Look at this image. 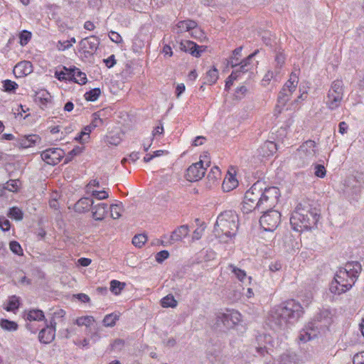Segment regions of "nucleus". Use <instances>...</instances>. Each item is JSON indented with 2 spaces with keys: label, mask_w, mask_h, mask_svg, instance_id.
I'll list each match as a JSON object with an SVG mask.
<instances>
[{
  "label": "nucleus",
  "mask_w": 364,
  "mask_h": 364,
  "mask_svg": "<svg viewBox=\"0 0 364 364\" xmlns=\"http://www.w3.org/2000/svg\"><path fill=\"white\" fill-rule=\"evenodd\" d=\"M35 102L39 105L41 109H45L52 104V96L46 90L36 92Z\"/></svg>",
  "instance_id": "17"
},
{
  "label": "nucleus",
  "mask_w": 364,
  "mask_h": 364,
  "mask_svg": "<svg viewBox=\"0 0 364 364\" xmlns=\"http://www.w3.org/2000/svg\"><path fill=\"white\" fill-rule=\"evenodd\" d=\"M282 268V264L280 261H274L272 262L269 265V270L271 272H279Z\"/></svg>",
  "instance_id": "53"
},
{
  "label": "nucleus",
  "mask_w": 364,
  "mask_h": 364,
  "mask_svg": "<svg viewBox=\"0 0 364 364\" xmlns=\"http://www.w3.org/2000/svg\"><path fill=\"white\" fill-rule=\"evenodd\" d=\"M92 117L91 123H92L95 127H98L103 124V120L100 118V112L94 113Z\"/></svg>",
  "instance_id": "55"
},
{
  "label": "nucleus",
  "mask_w": 364,
  "mask_h": 364,
  "mask_svg": "<svg viewBox=\"0 0 364 364\" xmlns=\"http://www.w3.org/2000/svg\"><path fill=\"white\" fill-rule=\"evenodd\" d=\"M180 48L181 50L189 53L193 56L196 58L200 57L202 53L200 47L196 43L191 41L181 42Z\"/></svg>",
  "instance_id": "19"
},
{
  "label": "nucleus",
  "mask_w": 364,
  "mask_h": 364,
  "mask_svg": "<svg viewBox=\"0 0 364 364\" xmlns=\"http://www.w3.org/2000/svg\"><path fill=\"white\" fill-rule=\"evenodd\" d=\"M31 33L27 30H23L19 33L20 44L23 46H26L31 38Z\"/></svg>",
  "instance_id": "44"
},
{
  "label": "nucleus",
  "mask_w": 364,
  "mask_h": 364,
  "mask_svg": "<svg viewBox=\"0 0 364 364\" xmlns=\"http://www.w3.org/2000/svg\"><path fill=\"white\" fill-rule=\"evenodd\" d=\"M109 39L115 43H122L123 42L122 36L116 31H111L109 33Z\"/></svg>",
  "instance_id": "52"
},
{
  "label": "nucleus",
  "mask_w": 364,
  "mask_h": 364,
  "mask_svg": "<svg viewBox=\"0 0 364 364\" xmlns=\"http://www.w3.org/2000/svg\"><path fill=\"white\" fill-rule=\"evenodd\" d=\"M118 319L119 316L116 314L112 313L105 316L102 323L105 326L113 327Z\"/></svg>",
  "instance_id": "39"
},
{
  "label": "nucleus",
  "mask_w": 364,
  "mask_h": 364,
  "mask_svg": "<svg viewBox=\"0 0 364 364\" xmlns=\"http://www.w3.org/2000/svg\"><path fill=\"white\" fill-rule=\"evenodd\" d=\"M280 196L279 189L275 186H266L262 181H257L246 191L242 210L249 213L253 210L263 212L272 209L277 203Z\"/></svg>",
  "instance_id": "1"
},
{
  "label": "nucleus",
  "mask_w": 364,
  "mask_h": 364,
  "mask_svg": "<svg viewBox=\"0 0 364 364\" xmlns=\"http://www.w3.org/2000/svg\"><path fill=\"white\" fill-rule=\"evenodd\" d=\"M168 257L169 252L167 250H161L156 253L155 258L157 262L162 263Z\"/></svg>",
  "instance_id": "49"
},
{
  "label": "nucleus",
  "mask_w": 364,
  "mask_h": 364,
  "mask_svg": "<svg viewBox=\"0 0 364 364\" xmlns=\"http://www.w3.org/2000/svg\"><path fill=\"white\" fill-rule=\"evenodd\" d=\"M100 94V89L95 87L86 92L84 95V97L87 101L95 102L99 98Z\"/></svg>",
  "instance_id": "35"
},
{
  "label": "nucleus",
  "mask_w": 364,
  "mask_h": 364,
  "mask_svg": "<svg viewBox=\"0 0 364 364\" xmlns=\"http://www.w3.org/2000/svg\"><path fill=\"white\" fill-rule=\"evenodd\" d=\"M316 143L313 140L304 142L298 149V155L303 161L301 166L308 164L316 156Z\"/></svg>",
  "instance_id": "12"
},
{
  "label": "nucleus",
  "mask_w": 364,
  "mask_h": 364,
  "mask_svg": "<svg viewBox=\"0 0 364 364\" xmlns=\"http://www.w3.org/2000/svg\"><path fill=\"white\" fill-rule=\"evenodd\" d=\"M320 333L316 328H311L309 326V323L303 328L300 332L298 336L299 340L301 343H306L307 341L314 339L316 338L318 334Z\"/></svg>",
  "instance_id": "22"
},
{
  "label": "nucleus",
  "mask_w": 364,
  "mask_h": 364,
  "mask_svg": "<svg viewBox=\"0 0 364 364\" xmlns=\"http://www.w3.org/2000/svg\"><path fill=\"white\" fill-rule=\"evenodd\" d=\"M296 87L297 86L295 85V83H293L289 80H288L287 81V82L284 84V85L283 86V87H284L285 89L289 90L293 92L295 91Z\"/></svg>",
  "instance_id": "64"
},
{
  "label": "nucleus",
  "mask_w": 364,
  "mask_h": 364,
  "mask_svg": "<svg viewBox=\"0 0 364 364\" xmlns=\"http://www.w3.org/2000/svg\"><path fill=\"white\" fill-rule=\"evenodd\" d=\"M55 321L53 318L49 324L41 330L38 334V340L41 343H50L55 336Z\"/></svg>",
  "instance_id": "15"
},
{
  "label": "nucleus",
  "mask_w": 364,
  "mask_h": 364,
  "mask_svg": "<svg viewBox=\"0 0 364 364\" xmlns=\"http://www.w3.org/2000/svg\"><path fill=\"white\" fill-rule=\"evenodd\" d=\"M40 139L37 134L25 135L18 139L17 144L19 147L26 149L34 146Z\"/></svg>",
  "instance_id": "23"
},
{
  "label": "nucleus",
  "mask_w": 364,
  "mask_h": 364,
  "mask_svg": "<svg viewBox=\"0 0 364 364\" xmlns=\"http://www.w3.org/2000/svg\"><path fill=\"white\" fill-rule=\"evenodd\" d=\"M71 70L75 74V78L72 80L73 82L79 85H85L87 82V80L85 73L81 72L79 68L75 66L71 68Z\"/></svg>",
  "instance_id": "31"
},
{
  "label": "nucleus",
  "mask_w": 364,
  "mask_h": 364,
  "mask_svg": "<svg viewBox=\"0 0 364 364\" xmlns=\"http://www.w3.org/2000/svg\"><path fill=\"white\" fill-rule=\"evenodd\" d=\"M238 186V181L237 180L235 175L228 173L225 177L222 188L224 191L229 192L235 189Z\"/></svg>",
  "instance_id": "26"
},
{
  "label": "nucleus",
  "mask_w": 364,
  "mask_h": 364,
  "mask_svg": "<svg viewBox=\"0 0 364 364\" xmlns=\"http://www.w3.org/2000/svg\"><path fill=\"white\" fill-rule=\"evenodd\" d=\"M95 321L94 317L92 316H85L78 317L75 320V323L79 326H85L86 327H88L91 325L92 322Z\"/></svg>",
  "instance_id": "40"
},
{
  "label": "nucleus",
  "mask_w": 364,
  "mask_h": 364,
  "mask_svg": "<svg viewBox=\"0 0 364 364\" xmlns=\"http://www.w3.org/2000/svg\"><path fill=\"white\" fill-rule=\"evenodd\" d=\"M361 271L362 267L360 262H348L343 267L336 272L333 280L330 284V291L337 295L348 291L355 284Z\"/></svg>",
  "instance_id": "3"
},
{
  "label": "nucleus",
  "mask_w": 364,
  "mask_h": 364,
  "mask_svg": "<svg viewBox=\"0 0 364 364\" xmlns=\"http://www.w3.org/2000/svg\"><path fill=\"white\" fill-rule=\"evenodd\" d=\"M348 129V125L346 122H341L338 124V132L341 134H344Z\"/></svg>",
  "instance_id": "62"
},
{
  "label": "nucleus",
  "mask_w": 364,
  "mask_h": 364,
  "mask_svg": "<svg viewBox=\"0 0 364 364\" xmlns=\"http://www.w3.org/2000/svg\"><path fill=\"white\" fill-rule=\"evenodd\" d=\"M124 287L125 284L118 280L113 279L110 282V291L115 295H119Z\"/></svg>",
  "instance_id": "38"
},
{
  "label": "nucleus",
  "mask_w": 364,
  "mask_h": 364,
  "mask_svg": "<svg viewBox=\"0 0 364 364\" xmlns=\"http://www.w3.org/2000/svg\"><path fill=\"white\" fill-rule=\"evenodd\" d=\"M189 232L188 226L183 225L176 229L170 236V243L181 241L183 238L186 237Z\"/></svg>",
  "instance_id": "25"
},
{
  "label": "nucleus",
  "mask_w": 364,
  "mask_h": 364,
  "mask_svg": "<svg viewBox=\"0 0 364 364\" xmlns=\"http://www.w3.org/2000/svg\"><path fill=\"white\" fill-rule=\"evenodd\" d=\"M173 31L176 33L189 32L193 38H198L203 35L201 30L198 27L197 23L190 19L178 21L173 28Z\"/></svg>",
  "instance_id": "11"
},
{
  "label": "nucleus",
  "mask_w": 364,
  "mask_h": 364,
  "mask_svg": "<svg viewBox=\"0 0 364 364\" xmlns=\"http://www.w3.org/2000/svg\"><path fill=\"white\" fill-rule=\"evenodd\" d=\"M45 318L44 313L40 309H31L26 314V319L28 321H42Z\"/></svg>",
  "instance_id": "32"
},
{
  "label": "nucleus",
  "mask_w": 364,
  "mask_h": 364,
  "mask_svg": "<svg viewBox=\"0 0 364 364\" xmlns=\"http://www.w3.org/2000/svg\"><path fill=\"white\" fill-rule=\"evenodd\" d=\"M162 53L164 54V55L165 57H166V56L171 57L173 55V51H172L171 47L168 44H165L162 49Z\"/></svg>",
  "instance_id": "60"
},
{
  "label": "nucleus",
  "mask_w": 364,
  "mask_h": 364,
  "mask_svg": "<svg viewBox=\"0 0 364 364\" xmlns=\"http://www.w3.org/2000/svg\"><path fill=\"white\" fill-rule=\"evenodd\" d=\"M326 173V168L322 164H316L314 166V174L316 176L323 178Z\"/></svg>",
  "instance_id": "45"
},
{
  "label": "nucleus",
  "mask_w": 364,
  "mask_h": 364,
  "mask_svg": "<svg viewBox=\"0 0 364 364\" xmlns=\"http://www.w3.org/2000/svg\"><path fill=\"white\" fill-rule=\"evenodd\" d=\"M293 92L282 87L281 91L279 92L277 97V105L276 108L283 107L287 102L290 100L291 94Z\"/></svg>",
  "instance_id": "28"
},
{
  "label": "nucleus",
  "mask_w": 364,
  "mask_h": 364,
  "mask_svg": "<svg viewBox=\"0 0 364 364\" xmlns=\"http://www.w3.org/2000/svg\"><path fill=\"white\" fill-rule=\"evenodd\" d=\"M19 298L16 295H13L9 298L7 305L4 309L7 311H14L19 308Z\"/></svg>",
  "instance_id": "33"
},
{
  "label": "nucleus",
  "mask_w": 364,
  "mask_h": 364,
  "mask_svg": "<svg viewBox=\"0 0 364 364\" xmlns=\"http://www.w3.org/2000/svg\"><path fill=\"white\" fill-rule=\"evenodd\" d=\"M248 90L246 86L242 85L236 88L235 92V97L237 100L242 99L247 94Z\"/></svg>",
  "instance_id": "46"
},
{
  "label": "nucleus",
  "mask_w": 364,
  "mask_h": 364,
  "mask_svg": "<svg viewBox=\"0 0 364 364\" xmlns=\"http://www.w3.org/2000/svg\"><path fill=\"white\" fill-rule=\"evenodd\" d=\"M303 314L304 309L299 301L287 300L271 309L267 323L274 331L284 330L297 322Z\"/></svg>",
  "instance_id": "2"
},
{
  "label": "nucleus",
  "mask_w": 364,
  "mask_h": 364,
  "mask_svg": "<svg viewBox=\"0 0 364 364\" xmlns=\"http://www.w3.org/2000/svg\"><path fill=\"white\" fill-rule=\"evenodd\" d=\"M94 200L89 197H83L78 200L74 206V210L76 213H84L88 212L92 205Z\"/></svg>",
  "instance_id": "21"
},
{
  "label": "nucleus",
  "mask_w": 364,
  "mask_h": 364,
  "mask_svg": "<svg viewBox=\"0 0 364 364\" xmlns=\"http://www.w3.org/2000/svg\"><path fill=\"white\" fill-rule=\"evenodd\" d=\"M122 203L112 204L109 207L110 215L113 219H118L121 216Z\"/></svg>",
  "instance_id": "43"
},
{
  "label": "nucleus",
  "mask_w": 364,
  "mask_h": 364,
  "mask_svg": "<svg viewBox=\"0 0 364 364\" xmlns=\"http://www.w3.org/2000/svg\"><path fill=\"white\" fill-rule=\"evenodd\" d=\"M8 216L16 220H21L23 219V213L20 208L12 207L9 209Z\"/></svg>",
  "instance_id": "42"
},
{
  "label": "nucleus",
  "mask_w": 364,
  "mask_h": 364,
  "mask_svg": "<svg viewBox=\"0 0 364 364\" xmlns=\"http://www.w3.org/2000/svg\"><path fill=\"white\" fill-rule=\"evenodd\" d=\"M92 196L94 198L98 199V200H103L106 199L109 197L108 193L105 191H92Z\"/></svg>",
  "instance_id": "51"
},
{
  "label": "nucleus",
  "mask_w": 364,
  "mask_h": 364,
  "mask_svg": "<svg viewBox=\"0 0 364 364\" xmlns=\"http://www.w3.org/2000/svg\"><path fill=\"white\" fill-rule=\"evenodd\" d=\"M90 210H92L93 219L97 221H102L105 219L108 212V205L105 203H94Z\"/></svg>",
  "instance_id": "18"
},
{
  "label": "nucleus",
  "mask_w": 364,
  "mask_h": 364,
  "mask_svg": "<svg viewBox=\"0 0 364 364\" xmlns=\"http://www.w3.org/2000/svg\"><path fill=\"white\" fill-rule=\"evenodd\" d=\"M229 269L233 274V275L240 282H245L246 279L250 280L251 277H247L245 270L241 269L233 264H230L228 267Z\"/></svg>",
  "instance_id": "29"
},
{
  "label": "nucleus",
  "mask_w": 364,
  "mask_h": 364,
  "mask_svg": "<svg viewBox=\"0 0 364 364\" xmlns=\"http://www.w3.org/2000/svg\"><path fill=\"white\" fill-rule=\"evenodd\" d=\"M206 168L204 166V161H199L191 165L186 170V178L191 182L200 180L205 173Z\"/></svg>",
  "instance_id": "13"
},
{
  "label": "nucleus",
  "mask_w": 364,
  "mask_h": 364,
  "mask_svg": "<svg viewBox=\"0 0 364 364\" xmlns=\"http://www.w3.org/2000/svg\"><path fill=\"white\" fill-rule=\"evenodd\" d=\"M101 338L99 329L90 333V339L94 342H97Z\"/></svg>",
  "instance_id": "63"
},
{
  "label": "nucleus",
  "mask_w": 364,
  "mask_h": 364,
  "mask_svg": "<svg viewBox=\"0 0 364 364\" xmlns=\"http://www.w3.org/2000/svg\"><path fill=\"white\" fill-rule=\"evenodd\" d=\"M353 364H364V352L355 354L353 357Z\"/></svg>",
  "instance_id": "58"
},
{
  "label": "nucleus",
  "mask_w": 364,
  "mask_h": 364,
  "mask_svg": "<svg viewBox=\"0 0 364 364\" xmlns=\"http://www.w3.org/2000/svg\"><path fill=\"white\" fill-rule=\"evenodd\" d=\"M64 152L61 149L50 148L41 152V159L48 164L56 165L63 157Z\"/></svg>",
  "instance_id": "14"
},
{
  "label": "nucleus",
  "mask_w": 364,
  "mask_h": 364,
  "mask_svg": "<svg viewBox=\"0 0 364 364\" xmlns=\"http://www.w3.org/2000/svg\"><path fill=\"white\" fill-rule=\"evenodd\" d=\"M10 250L16 255H23V250L20 244L16 241H11L9 244Z\"/></svg>",
  "instance_id": "47"
},
{
  "label": "nucleus",
  "mask_w": 364,
  "mask_h": 364,
  "mask_svg": "<svg viewBox=\"0 0 364 364\" xmlns=\"http://www.w3.org/2000/svg\"><path fill=\"white\" fill-rule=\"evenodd\" d=\"M218 79V71L215 68L209 70L204 77V84L213 85Z\"/></svg>",
  "instance_id": "30"
},
{
  "label": "nucleus",
  "mask_w": 364,
  "mask_h": 364,
  "mask_svg": "<svg viewBox=\"0 0 364 364\" xmlns=\"http://www.w3.org/2000/svg\"><path fill=\"white\" fill-rule=\"evenodd\" d=\"M124 345V341L122 339H115L113 343L111 344L112 350H120Z\"/></svg>",
  "instance_id": "54"
},
{
  "label": "nucleus",
  "mask_w": 364,
  "mask_h": 364,
  "mask_svg": "<svg viewBox=\"0 0 364 364\" xmlns=\"http://www.w3.org/2000/svg\"><path fill=\"white\" fill-rule=\"evenodd\" d=\"M238 215L234 210H225L217 218L214 233L221 241L226 242L236 235L238 229Z\"/></svg>",
  "instance_id": "5"
},
{
  "label": "nucleus",
  "mask_w": 364,
  "mask_h": 364,
  "mask_svg": "<svg viewBox=\"0 0 364 364\" xmlns=\"http://www.w3.org/2000/svg\"><path fill=\"white\" fill-rule=\"evenodd\" d=\"M277 150V144L272 141H266L259 148V153L264 157L272 156Z\"/></svg>",
  "instance_id": "27"
},
{
  "label": "nucleus",
  "mask_w": 364,
  "mask_h": 364,
  "mask_svg": "<svg viewBox=\"0 0 364 364\" xmlns=\"http://www.w3.org/2000/svg\"><path fill=\"white\" fill-rule=\"evenodd\" d=\"M0 326L6 331H14L18 328V324L6 318H2L0 321Z\"/></svg>",
  "instance_id": "37"
},
{
  "label": "nucleus",
  "mask_w": 364,
  "mask_h": 364,
  "mask_svg": "<svg viewBox=\"0 0 364 364\" xmlns=\"http://www.w3.org/2000/svg\"><path fill=\"white\" fill-rule=\"evenodd\" d=\"M82 151V149L79 146H76L73 149L70 151L68 152V155L65 156V163H68L73 158L78 154H80Z\"/></svg>",
  "instance_id": "48"
},
{
  "label": "nucleus",
  "mask_w": 364,
  "mask_h": 364,
  "mask_svg": "<svg viewBox=\"0 0 364 364\" xmlns=\"http://www.w3.org/2000/svg\"><path fill=\"white\" fill-rule=\"evenodd\" d=\"M178 302L172 294H168L161 300V305L164 308H175Z\"/></svg>",
  "instance_id": "34"
},
{
  "label": "nucleus",
  "mask_w": 364,
  "mask_h": 364,
  "mask_svg": "<svg viewBox=\"0 0 364 364\" xmlns=\"http://www.w3.org/2000/svg\"><path fill=\"white\" fill-rule=\"evenodd\" d=\"M242 46H240V47H237L233 51H232V56L230 58V59L228 60V61H234L235 63H238L239 61V58L241 56V53H242Z\"/></svg>",
  "instance_id": "50"
},
{
  "label": "nucleus",
  "mask_w": 364,
  "mask_h": 364,
  "mask_svg": "<svg viewBox=\"0 0 364 364\" xmlns=\"http://www.w3.org/2000/svg\"><path fill=\"white\" fill-rule=\"evenodd\" d=\"M320 215L316 208H313L307 202L298 204L291 213L290 224L294 230L303 232L316 226Z\"/></svg>",
  "instance_id": "4"
},
{
  "label": "nucleus",
  "mask_w": 364,
  "mask_h": 364,
  "mask_svg": "<svg viewBox=\"0 0 364 364\" xmlns=\"http://www.w3.org/2000/svg\"><path fill=\"white\" fill-rule=\"evenodd\" d=\"M81 48L84 49L85 53H93L95 52L100 44V39L96 36H90L82 39L80 43Z\"/></svg>",
  "instance_id": "16"
},
{
  "label": "nucleus",
  "mask_w": 364,
  "mask_h": 364,
  "mask_svg": "<svg viewBox=\"0 0 364 364\" xmlns=\"http://www.w3.org/2000/svg\"><path fill=\"white\" fill-rule=\"evenodd\" d=\"M332 323V314L328 309L320 310L314 316V319L309 322L311 328H316L321 333L328 329Z\"/></svg>",
  "instance_id": "10"
},
{
  "label": "nucleus",
  "mask_w": 364,
  "mask_h": 364,
  "mask_svg": "<svg viewBox=\"0 0 364 364\" xmlns=\"http://www.w3.org/2000/svg\"><path fill=\"white\" fill-rule=\"evenodd\" d=\"M299 70L293 71L289 76V80H291L293 83H295V85L297 86L299 82Z\"/></svg>",
  "instance_id": "61"
},
{
  "label": "nucleus",
  "mask_w": 364,
  "mask_h": 364,
  "mask_svg": "<svg viewBox=\"0 0 364 364\" xmlns=\"http://www.w3.org/2000/svg\"><path fill=\"white\" fill-rule=\"evenodd\" d=\"M147 241V237L144 234H138L132 238V244L139 248H141Z\"/></svg>",
  "instance_id": "41"
},
{
  "label": "nucleus",
  "mask_w": 364,
  "mask_h": 364,
  "mask_svg": "<svg viewBox=\"0 0 364 364\" xmlns=\"http://www.w3.org/2000/svg\"><path fill=\"white\" fill-rule=\"evenodd\" d=\"M267 210L261 216L259 223L264 231L272 232L279 225L281 214L279 211L272 209Z\"/></svg>",
  "instance_id": "7"
},
{
  "label": "nucleus",
  "mask_w": 364,
  "mask_h": 364,
  "mask_svg": "<svg viewBox=\"0 0 364 364\" xmlns=\"http://www.w3.org/2000/svg\"><path fill=\"white\" fill-rule=\"evenodd\" d=\"M3 90L9 93H15L18 85V84L11 80H4L3 82Z\"/></svg>",
  "instance_id": "36"
},
{
  "label": "nucleus",
  "mask_w": 364,
  "mask_h": 364,
  "mask_svg": "<svg viewBox=\"0 0 364 364\" xmlns=\"http://www.w3.org/2000/svg\"><path fill=\"white\" fill-rule=\"evenodd\" d=\"M103 61H104L105 65L108 68H111L114 67V65L116 64V60H115L114 55H111L107 58L104 59Z\"/></svg>",
  "instance_id": "57"
},
{
  "label": "nucleus",
  "mask_w": 364,
  "mask_h": 364,
  "mask_svg": "<svg viewBox=\"0 0 364 364\" xmlns=\"http://www.w3.org/2000/svg\"><path fill=\"white\" fill-rule=\"evenodd\" d=\"M73 71L71 70V68H67L65 66H63L60 70H56L54 73V76L59 81H71L75 78V74L73 73Z\"/></svg>",
  "instance_id": "24"
},
{
  "label": "nucleus",
  "mask_w": 364,
  "mask_h": 364,
  "mask_svg": "<svg viewBox=\"0 0 364 364\" xmlns=\"http://www.w3.org/2000/svg\"><path fill=\"white\" fill-rule=\"evenodd\" d=\"M6 189L9 191L15 192L18 190V182L16 181H9L6 183Z\"/></svg>",
  "instance_id": "59"
},
{
  "label": "nucleus",
  "mask_w": 364,
  "mask_h": 364,
  "mask_svg": "<svg viewBox=\"0 0 364 364\" xmlns=\"http://www.w3.org/2000/svg\"><path fill=\"white\" fill-rule=\"evenodd\" d=\"M344 89L343 83L341 80H336L332 82L327 92L326 105L331 109L334 110L341 106L343 98Z\"/></svg>",
  "instance_id": "6"
},
{
  "label": "nucleus",
  "mask_w": 364,
  "mask_h": 364,
  "mask_svg": "<svg viewBox=\"0 0 364 364\" xmlns=\"http://www.w3.org/2000/svg\"><path fill=\"white\" fill-rule=\"evenodd\" d=\"M257 53L258 50H255L253 53L250 54L247 58L240 63H235L232 60L228 61V64L233 68L231 73V77H233V80H237L241 75L250 71L253 68L252 58Z\"/></svg>",
  "instance_id": "9"
},
{
  "label": "nucleus",
  "mask_w": 364,
  "mask_h": 364,
  "mask_svg": "<svg viewBox=\"0 0 364 364\" xmlns=\"http://www.w3.org/2000/svg\"><path fill=\"white\" fill-rule=\"evenodd\" d=\"M10 226H11V224H10V222L9 220H7L4 218H0V228L3 231L6 232V231L9 230Z\"/></svg>",
  "instance_id": "56"
},
{
  "label": "nucleus",
  "mask_w": 364,
  "mask_h": 364,
  "mask_svg": "<svg viewBox=\"0 0 364 364\" xmlns=\"http://www.w3.org/2000/svg\"><path fill=\"white\" fill-rule=\"evenodd\" d=\"M33 71V66L30 61H21L18 63L14 68V73L18 77L26 76Z\"/></svg>",
  "instance_id": "20"
},
{
  "label": "nucleus",
  "mask_w": 364,
  "mask_h": 364,
  "mask_svg": "<svg viewBox=\"0 0 364 364\" xmlns=\"http://www.w3.org/2000/svg\"><path fill=\"white\" fill-rule=\"evenodd\" d=\"M217 322H220L227 328H232L242 320L241 314L232 309H226L217 314Z\"/></svg>",
  "instance_id": "8"
}]
</instances>
